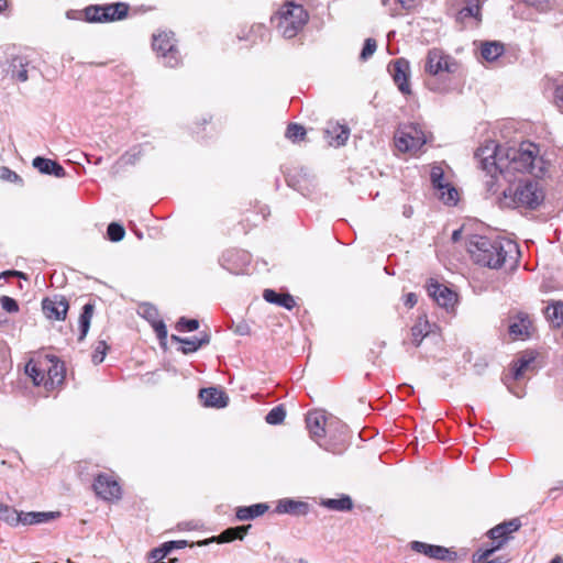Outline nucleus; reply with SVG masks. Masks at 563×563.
Returning <instances> with one entry per match:
<instances>
[{
  "instance_id": "36",
  "label": "nucleus",
  "mask_w": 563,
  "mask_h": 563,
  "mask_svg": "<svg viewBox=\"0 0 563 563\" xmlns=\"http://www.w3.org/2000/svg\"><path fill=\"white\" fill-rule=\"evenodd\" d=\"M286 137L292 142L300 141L306 135V130L302 125L297 123H290L286 130Z\"/></svg>"
},
{
  "instance_id": "4",
  "label": "nucleus",
  "mask_w": 563,
  "mask_h": 563,
  "mask_svg": "<svg viewBox=\"0 0 563 563\" xmlns=\"http://www.w3.org/2000/svg\"><path fill=\"white\" fill-rule=\"evenodd\" d=\"M308 20L307 10L301 4L289 1L279 8L272 21L283 37L292 38L302 31Z\"/></svg>"
},
{
  "instance_id": "32",
  "label": "nucleus",
  "mask_w": 563,
  "mask_h": 563,
  "mask_svg": "<svg viewBox=\"0 0 563 563\" xmlns=\"http://www.w3.org/2000/svg\"><path fill=\"white\" fill-rule=\"evenodd\" d=\"M504 52V44L497 41L484 42L481 47V55L487 62L496 60Z\"/></svg>"
},
{
  "instance_id": "15",
  "label": "nucleus",
  "mask_w": 563,
  "mask_h": 563,
  "mask_svg": "<svg viewBox=\"0 0 563 563\" xmlns=\"http://www.w3.org/2000/svg\"><path fill=\"white\" fill-rule=\"evenodd\" d=\"M427 290L440 307L446 309L453 307L457 300V295L453 290L434 279H430Z\"/></svg>"
},
{
  "instance_id": "1",
  "label": "nucleus",
  "mask_w": 563,
  "mask_h": 563,
  "mask_svg": "<svg viewBox=\"0 0 563 563\" xmlns=\"http://www.w3.org/2000/svg\"><path fill=\"white\" fill-rule=\"evenodd\" d=\"M475 158L485 173L484 184L490 195L499 192L501 179L511 184L520 181L526 174L541 178L548 170V163L540 155L539 146L532 142L505 147L495 141H487L476 150Z\"/></svg>"
},
{
  "instance_id": "13",
  "label": "nucleus",
  "mask_w": 563,
  "mask_h": 563,
  "mask_svg": "<svg viewBox=\"0 0 563 563\" xmlns=\"http://www.w3.org/2000/svg\"><path fill=\"white\" fill-rule=\"evenodd\" d=\"M410 548L412 551L417 553H421L430 559L439 560V561H455L456 560V552L451 551L448 548H444L442 545H434L424 543L421 541H412L410 543Z\"/></svg>"
},
{
  "instance_id": "10",
  "label": "nucleus",
  "mask_w": 563,
  "mask_h": 563,
  "mask_svg": "<svg viewBox=\"0 0 563 563\" xmlns=\"http://www.w3.org/2000/svg\"><path fill=\"white\" fill-rule=\"evenodd\" d=\"M456 62L443 51L433 48L428 52L426 58L424 70L426 73L437 76L443 71L454 73L456 70Z\"/></svg>"
},
{
  "instance_id": "22",
  "label": "nucleus",
  "mask_w": 563,
  "mask_h": 563,
  "mask_svg": "<svg viewBox=\"0 0 563 563\" xmlns=\"http://www.w3.org/2000/svg\"><path fill=\"white\" fill-rule=\"evenodd\" d=\"M251 528V526H239L234 528H228L224 531H222L218 537H213L210 540L200 541L197 544L203 545L208 544L211 541H217L219 543H225V542H232L234 540H242L245 534L247 533V530Z\"/></svg>"
},
{
  "instance_id": "3",
  "label": "nucleus",
  "mask_w": 563,
  "mask_h": 563,
  "mask_svg": "<svg viewBox=\"0 0 563 563\" xmlns=\"http://www.w3.org/2000/svg\"><path fill=\"white\" fill-rule=\"evenodd\" d=\"M500 203L508 208H528L536 209L544 199L542 189L538 181H519V185L512 190L511 186L501 191Z\"/></svg>"
},
{
  "instance_id": "5",
  "label": "nucleus",
  "mask_w": 563,
  "mask_h": 563,
  "mask_svg": "<svg viewBox=\"0 0 563 563\" xmlns=\"http://www.w3.org/2000/svg\"><path fill=\"white\" fill-rule=\"evenodd\" d=\"M129 9L124 2L90 5L85 9V15L90 22H112L124 19Z\"/></svg>"
},
{
  "instance_id": "40",
  "label": "nucleus",
  "mask_w": 563,
  "mask_h": 563,
  "mask_svg": "<svg viewBox=\"0 0 563 563\" xmlns=\"http://www.w3.org/2000/svg\"><path fill=\"white\" fill-rule=\"evenodd\" d=\"M53 162V159L37 156L33 159V167L42 174L51 175Z\"/></svg>"
},
{
  "instance_id": "6",
  "label": "nucleus",
  "mask_w": 563,
  "mask_h": 563,
  "mask_svg": "<svg viewBox=\"0 0 563 563\" xmlns=\"http://www.w3.org/2000/svg\"><path fill=\"white\" fill-rule=\"evenodd\" d=\"M153 49L168 67H176L180 63V55L176 47V40L172 32H159L153 35Z\"/></svg>"
},
{
  "instance_id": "24",
  "label": "nucleus",
  "mask_w": 563,
  "mask_h": 563,
  "mask_svg": "<svg viewBox=\"0 0 563 563\" xmlns=\"http://www.w3.org/2000/svg\"><path fill=\"white\" fill-rule=\"evenodd\" d=\"M172 340L178 343H181V352L184 354H189L196 352L202 345H206L210 341V336L207 333H203L201 336L194 338H180L177 335H172Z\"/></svg>"
},
{
  "instance_id": "56",
  "label": "nucleus",
  "mask_w": 563,
  "mask_h": 563,
  "mask_svg": "<svg viewBox=\"0 0 563 563\" xmlns=\"http://www.w3.org/2000/svg\"><path fill=\"white\" fill-rule=\"evenodd\" d=\"M413 213V209L411 206H404V210H402V214L406 217V218H410Z\"/></svg>"
},
{
  "instance_id": "27",
  "label": "nucleus",
  "mask_w": 563,
  "mask_h": 563,
  "mask_svg": "<svg viewBox=\"0 0 563 563\" xmlns=\"http://www.w3.org/2000/svg\"><path fill=\"white\" fill-rule=\"evenodd\" d=\"M25 374L32 379L35 386H44L45 383V367L43 360H30L25 364Z\"/></svg>"
},
{
  "instance_id": "31",
  "label": "nucleus",
  "mask_w": 563,
  "mask_h": 563,
  "mask_svg": "<svg viewBox=\"0 0 563 563\" xmlns=\"http://www.w3.org/2000/svg\"><path fill=\"white\" fill-rule=\"evenodd\" d=\"M268 510L267 504H255L247 507H239L236 509V518L239 520H251L264 515Z\"/></svg>"
},
{
  "instance_id": "29",
  "label": "nucleus",
  "mask_w": 563,
  "mask_h": 563,
  "mask_svg": "<svg viewBox=\"0 0 563 563\" xmlns=\"http://www.w3.org/2000/svg\"><path fill=\"white\" fill-rule=\"evenodd\" d=\"M320 505L333 511H351L353 509V500L349 495H341L340 498H325Z\"/></svg>"
},
{
  "instance_id": "21",
  "label": "nucleus",
  "mask_w": 563,
  "mask_h": 563,
  "mask_svg": "<svg viewBox=\"0 0 563 563\" xmlns=\"http://www.w3.org/2000/svg\"><path fill=\"white\" fill-rule=\"evenodd\" d=\"M325 134L328 137V143L331 146L339 147L346 143L350 136V129L346 125L339 123H330L325 129Z\"/></svg>"
},
{
  "instance_id": "46",
  "label": "nucleus",
  "mask_w": 563,
  "mask_h": 563,
  "mask_svg": "<svg viewBox=\"0 0 563 563\" xmlns=\"http://www.w3.org/2000/svg\"><path fill=\"white\" fill-rule=\"evenodd\" d=\"M238 252L234 251H228L225 252L222 257L220 258V264L223 268L228 269L231 273H238L236 267L230 265V261L233 256L238 255Z\"/></svg>"
},
{
  "instance_id": "55",
  "label": "nucleus",
  "mask_w": 563,
  "mask_h": 563,
  "mask_svg": "<svg viewBox=\"0 0 563 563\" xmlns=\"http://www.w3.org/2000/svg\"><path fill=\"white\" fill-rule=\"evenodd\" d=\"M555 99H556V103L558 106L563 109V86H559L556 89H555Z\"/></svg>"
},
{
  "instance_id": "50",
  "label": "nucleus",
  "mask_w": 563,
  "mask_h": 563,
  "mask_svg": "<svg viewBox=\"0 0 563 563\" xmlns=\"http://www.w3.org/2000/svg\"><path fill=\"white\" fill-rule=\"evenodd\" d=\"M152 325L159 340H165L167 338V329L162 320L154 321Z\"/></svg>"
},
{
  "instance_id": "30",
  "label": "nucleus",
  "mask_w": 563,
  "mask_h": 563,
  "mask_svg": "<svg viewBox=\"0 0 563 563\" xmlns=\"http://www.w3.org/2000/svg\"><path fill=\"white\" fill-rule=\"evenodd\" d=\"M263 297L267 302L276 303L288 310H291L295 307V300L289 294H278L273 289H265Z\"/></svg>"
},
{
  "instance_id": "39",
  "label": "nucleus",
  "mask_w": 563,
  "mask_h": 563,
  "mask_svg": "<svg viewBox=\"0 0 563 563\" xmlns=\"http://www.w3.org/2000/svg\"><path fill=\"white\" fill-rule=\"evenodd\" d=\"M488 537L494 540V544H497L498 542H503V545L508 541L509 537L506 533V530H504L503 525H497L496 527L492 528L488 531Z\"/></svg>"
},
{
  "instance_id": "26",
  "label": "nucleus",
  "mask_w": 563,
  "mask_h": 563,
  "mask_svg": "<svg viewBox=\"0 0 563 563\" xmlns=\"http://www.w3.org/2000/svg\"><path fill=\"white\" fill-rule=\"evenodd\" d=\"M431 333V324L426 316L419 317L411 328V343L419 346L422 340Z\"/></svg>"
},
{
  "instance_id": "38",
  "label": "nucleus",
  "mask_w": 563,
  "mask_h": 563,
  "mask_svg": "<svg viewBox=\"0 0 563 563\" xmlns=\"http://www.w3.org/2000/svg\"><path fill=\"white\" fill-rule=\"evenodd\" d=\"M107 234L110 241L119 242L124 238L125 230L121 224L112 222L108 225Z\"/></svg>"
},
{
  "instance_id": "18",
  "label": "nucleus",
  "mask_w": 563,
  "mask_h": 563,
  "mask_svg": "<svg viewBox=\"0 0 563 563\" xmlns=\"http://www.w3.org/2000/svg\"><path fill=\"white\" fill-rule=\"evenodd\" d=\"M60 517L59 511H20L19 525L32 526L46 523Z\"/></svg>"
},
{
  "instance_id": "12",
  "label": "nucleus",
  "mask_w": 563,
  "mask_h": 563,
  "mask_svg": "<svg viewBox=\"0 0 563 563\" xmlns=\"http://www.w3.org/2000/svg\"><path fill=\"white\" fill-rule=\"evenodd\" d=\"M45 383L44 387L49 390L63 384L65 379L64 364L53 355L44 357Z\"/></svg>"
},
{
  "instance_id": "49",
  "label": "nucleus",
  "mask_w": 563,
  "mask_h": 563,
  "mask_svg": "<svg viewBox=\"0 0 563 563\" xmlns=\"http://www.w3.org/2000/svg\"><path fill=\"white\" fill-rule=\"evenodd\" d=\"M530 362H531V360L520 358L516 363V368H515V373H514V378L515 379H520L522 377L523 372L529 366Z\"/></svg>"
},
{
  "instance_id": "47",
  "label": "nucleus",
  "mask_w": 563,
  "mask_h": 563,
  "mask_svg": "<svg viewBox=\"0 0 563 563\" xmlns=\"http://www.w3.org/2000/svg\"><path fill=\"white\" fill-rule=\"evenodd\" d=\"M0 303L2 309H4L8 312H16L19 310L18 302L11 297L2 296L0 298Z\"/></svg>"
},
{
  "instance_id": "33",
  "label": "nucleus",
  "mask_w": 563,
  "mask_h": 563,
  "mask_svg": "<svg viewBox=\"0 0 563 563\" xmlns=\"http://www.w3.org/2000/svg\"><path fill=\"white\" fill-rule=\"evenodd\" d=\"M93 309H95V306L90 302L86 303L82 308V312L80 313V317H79V327H80V335L78 338L79 341H82L89 331L90 321H91V318L93 314Z\"/></svg>"
},
{
  "instance_id": "53",
  "label": "nucleus",
  "mask_w": 563,
  "mask_h": 563,
  "mask_svg": "<svg viewBox=\"0 0 563 563\" xmlns=\"http://www.w3.org/2000/svg\"><path fill=\"white\" fill-rule=\"evenodd\" d=\"M417 301H418L417 296L413 292H409L405 296L404 302L408 308H412L417 303Z\"/></svg>"
},
{
  "instance_id": "11",
  "label": "nucleus",
  "mask_w": 563,
  "mask_h": 563,
  "mask_svg": "<svg viewBox=\"0 0 563 563\" xmlns=\"http://www.w3.org/2000/svg\"><path fill=\"white\" fill-rule=\"evenodd\" d=\"M432 186L440 192V198L444 203L455 205L459 200L457 190L444 180V170L442 166L434 165L430 172Z\"/></svg>"
},
{
  "instance_id": "57",
  "label": "nucleus",
  "mask_w": 563,
  "mask_h": 563,
  "mask_svg": "<svg viewBox=\"0 0 563 563\" xmlns=\"http://www.w3.org/2000/svg\"><path fill=\"white\" fill-rule=\"evenodd\" d=\"M1 276L3 277H7V276H23V274L21 272H16V271H8V272H3L1 274Z\"/></svg>"
},
{
  "instance_id": "44",
  "label": "nucleus",
  "mask_w": 563,
  "mask_h": 563,
  "mask_svg": "<svg viewBox=\"0 0 563 563\" xmlns=\"http://www.w3.org/2000/svg\"><path fill=\"white\" fill-rule=\"evenodd\" d=\"M198 327H199L198 320L186 319L184 317L179 319V321L177 322V325H176L178 331H188V332L197 330Z\"/></svg>"
},
{
  "instance_id": "35",
  "label": "nucleus",
  "mask_w": 563,
  "mask_h": 563,
  "mask_svg": "<svg viewBox=\"0 0 563 563\" xmlns=\"http://www.w3.org/2000/svg\"><path fill=\"white\" fill-rule=\"evenodd\" d=\"M20 511L13 507L0 503V520L10 527L19 526Z\"/></svg>"
},
{
  "instance_id": "52",
  "label": "nucleus",
  "mask_w": 563,
  "mask_h": 563,
  "mask_svg": "<svg viewBox=\"0 0 563 563\" xmlns=\"http://www.w3.org/2000/svg\"><path fill=\"white\" fill-rule=\"evenodd\" d=\"M51 175H54L57 178H63L66 176V172L60 164H58L57 162L54 161Z\"/></svg>"
},
{
  "instance_id": "19",
  "label": "nucleus",
  "mask_w": 563,
  "mask_h": 563,
  "mask_svg": "<svg viewBox=\"0 0 563 563\" xmlns=\"http://www.w3.org/2000/svg\"><path fill=\"white\" fill-rule=\"evenodd\" d=\"M275 511L277 514L305 516L309 511V505L301 500H295L291 498H283L280 500H278Z\"/></svg>"
},
{
  "instance_id": "34",
  "label": "nucleus",
  "mask_w": 563,
  "mask_h": 563,
  "mask_svg": "<svg viewBox=\"0 0 563 563\" xmlns=\"http://www.w3.org/2000/svg\"><path fill=\"white\" fill-rule=\"evenodd\" d=\"M545 318L556 327L563 324V302L556 301L549 305L544 310Z\"/></svg>"
},
{
  "instance_id": "17",
  "label": "nucleus",
  "mask_w": 563,
  "mask_h": 563,
  "mask_svg": "<svg viewBox=\"0 0 563 563\" xmlns=\"http://www.w3.org/2000/svg\"><path fill=\"white\" fill-rule=\"evenodd\" d=\"M532 322L526 313H518L509 324V334L515 340H526L531 336Z\"/></svg>"
},
{
  "instance_id": "58",
  "label": "nucleus",
  "mask_w": 563,
  "mask_h": 563,
  "mask_svg": "<svg viewBox=\"0 0 563 563\" xmlns=\"http://www.w3.org/2000/svg\"><path fill=\"white\" fill-rule=\"evenodd\" d=\"M460 236H461V231L460 230H455L453 233H452V240L454 242H457L460 240Z\"/></svg>"
},
{
  "instance_id": "8",
  "label": "nucleus",
  "mask_w": 563,
  "mask_h": 563,
  "mask_svg": "<svg viewBox=\"0 0 563 563\" xmlns=\"http://www.w3.org/2000/svg\"><path fill=\"white\" fill-rule=\"evenodd\" d=\"M427 142L423 131L417 125H408L398 131L395 143L401 152H416Z\"/></svg>"
},
{
  "instance_id": "7",
  "label": "nucleus",
  "mask_w": 563,
  "mask_h": 563,
  "mask_svg": "<svg viewBox=\"0 0 563 563\" xmlns=\"http://www.w3.org/2000/svg\"><path fill=\"white\" fill-rule=\"evenodd\" d=\"M92 488L96 495L106 501H118L122 497V488L113 474H98Z\"/></svg>"
},
{
  "instance_id": "41",
  "label": "nucleus",
  "mask_w": 563,
  "mask_h": 563,
  "mask_svg": "<svg viewBox=\"0 0 563 563\" xmlns=\"http://www.w3.org/2000/svg\"><path fill=\"white\" fill-rule=\"evenodd\" d=\"M479 13H481V7H479L478 1L475 3H468L467 5H465L464 8H462L459 11V15L461 19H466V18L477 19Z\"/></svg>"
},
{
  "instance_id": "43",
  "label": "nucleus",
  "mask_w": 563,
  "mask_h": 563,
  "mask_svg": "<svg viewBox=\"0 0 563 563\" xmlns=\"http://www.w3.org/2000/svg\"><path fill=\"white\" fill-rule=\"evenodd\" d=\"M108 345L104 341H99L95 347L92 354V362L95 364H100L103 362L107 354Z\"/></svg>"
},
{
  "instance_id": "25",
  "label": "nucleus",
  "mask_w": 563,
  "mask_h": 563,
  "mask_svg": "<svg viewBox=\"0 0 563 563\" xmlns=\"http://www.w3.org/2000/svg\"><path fill=\"white\" fill-rule=\"evenodd\" d=\"M188 545L186 540L168 541L163 543L161 547L155 548L148 552L147 559L153 561H162L173 550L184 549Z\"/></svg>"
},
{
  "instance_id": "63",
  "label": "nucleus",
  "mask_w": 563,
  "mask_h": 563,
  "mask_svg": "<svg viewBox=\"0 0 563 563\" xmlns=\"http://www.w3.org/2000/svg\"><path fill=\"white\" fill-rule=\"evenodd\" d=\"M390 3V0H382L383 5H388Z\"/></svg>"
},
{
  "instance_id": "59",
  "label": "nucleus",
  "mask_w": 563,
  "mask_h": 563,
  "mask_svg": "<svg viewBox=\"0 0 563 563\" xmlns=\"http://www.w3.org/2000/svg\"><path fill=\"white\" fill-rule=\"evenodd\" d=\"M427 85H428L430 90L441 91V89L439 87H437L435 85H433V82H431V81H429Z\"/></svg>"
},
{
  "instance_id": "42",
  "label": "nucleus",
  "mask_w": 563,
  "mask_h": 563,
  "mask_svg": "<svg viewBox=\"0 0 563 563\" xmlns=\"http://www.w3.org/2000/svg\"><path fill=\"white\" fill-rule=\"evenodd\" d=\"M377 48V43L374 38H366L363 49L361 52L360 58L362 60H367L369 57L373 56Z\"/></svg>"
},
{
  "instance_id": "62",
  "label": "nucleus",
  "mask_w": 563,
  "mask_h": 563,
  "mask_svg": "<svg viewBox=\"0 0 563 563\" xmlns=\"http://www.w3.org/2000/svg\"><path fill=\"white\" fill-rule=\"evenodd\" d=\"M7 7V0H0V12Z\"/></svg>"
},
{
  "instance_id": "45",
  "label": "nucleus",
  "mask_w": 563,
  "mask_h": 563,
  "mask_svg": "<svg viewBox=\"0 0 563 563\" xmlns=\"http://www.w3.org/2000/svg\"><path fill=\"white\" fill-rule=\"evenodd\" d=\"M141 314L147 319L151 323H154V321H158L157 320V317H158V312L156 310L155 307L151 306V305H143L141 306Z\"/></svg>"
},
{
  "instance_id": "51",
  "label": "nucleus",
  "mask_w": 563,
  "mask_h": 563,
  "mask_svg": "<svg viewBox=\"0 0 563 563\" xmlns=\"http://www.w3.org/2000/svg\"><path fill=\"white\" fill-rule=\"evenodd\" d=\"M501 525L508 536L511 534L512 532L517 531L521 527V522L518 518H514L509 521H505Z\"/></svg>"
},
{
  "instance_id": "9",
  "label": "nucleus",
  "mask_w": 563,
  "mask_h": 563,
  "mask_svg": "<svg viewBox=\"0 0 563 563\" xmlns=\"http://www.w3.org/2000/svg\"><path fill=\"white\" fill-rule=\"evenodd\" d=\"M334 423L340 424V421H336L333 417L328 418L322 410L310 411L306 417L307 429L309 430L310 437L316 442L323 439Z\"/></svg>"
},
{
  "instance_id": "14",
  "label": "nucleus",
  "mask_w": 563,
  "mask_h": 563,
  "mask_svg": "<svg viewBox=\"0 0 563 563\" xmlns=\"http://www.w3.org/2000/svg\"><path fill=\"white\" fill-rule=\"evenodd\" d=\"M389 71L393 76L394 82L404 95L411 93V87L409 82L410 65L405 58H398L389 65Z\"/></svg>"
},
{
  "instance_id": "48",
  "label": "nucleus",
  "mask_w": 563,
  "mask_h": 563,
  "mask_svg": "<svg viewBox=\"0 0 563 563\" xmlns=\"http://www.w3.org/2000/svg\"><path fill=\"white\" fill-rule=\"evenodd\" d=\"M0 179L15 183L20 180V176L15 172L11 170L9 167H1Z\"/></svg>"
},
{
  "instance_id": "37",
  "label": "nucleus",
  "mask_w": 563,
  "mask_h": 563,
  "mask_svg": "<svg viewBox=\"0 0 563 563\" xmlns=\"http://www.w3.org/2000/svg\"><path fill=\"white\" fill-rule=\"evenodd\" d=\"M286 417V411L283 408V406L274 407L267 415H266V422L268 424H279L284 421Z\"/></svg>"
},
{
  "instance_id": "54",
  "label": "nucleus",
  "mask_w": 563,
  "mask_h": 563,
  "mask_svg": "<svg viewBox=\"0 0 563 563\" xmlns=\"http://www.w3.org/2000/svg\"><path fill=\"white\" fill-rule=\"evenodd\" d=\"M402 9L410 11L416 7L417 0H398Z\"/></svg>"
},
{
  "instance_id": "20",
  "label": "nucleus",
  "mask_w": 563,
  "mask_h": 563,
  "mask_svg": "<svg viewBox=\"0 0 563 563\" xmlns=\"http://www.w3.org/2000/svg\"><path fill=\"white\" fill-rule=\"evenodd\" d=\"M199 396L207 407L223 408L228 405V396L216 387L202 388Z\"/></svg>"
},
{
  "instance_id": "2",
  "label": "nucleus",
  "mask_w": 563,
  "mask_h": 563,
  "mask_svg": "<svg viewBox=\"0 0 563 563\" xmlns=\"http://www.w3.org/2000/svg\"><path fill=\"white\" fill-rule=\"evenodd\" d=\"M467 250L476 264L493 269L504 265L516 266L520 255L518 244L505 238L473 235L467 242Z\"/></svg>"
},
{
  "instance_id": "16",
  "label": "nucleus",
  "mask_w": 563,
  "mask_h": 563,
  "mask_svg": "<svg viewBox=\"0 0 563 563\" xmlns=\"http://www.w3.org/2000/svg\"><path fill=\"white\" fill-rule=\"evenodd\" d=\"M43 311L49 319L64 320L68 311V301L64 296L55 295L42 302Z\"/></svg>"
},
{
  "instance_id": "64",
  "label": "nucleus",
  "mask_w": 563,
  "mask_h": 563,
  "mask_svg": "<svg viewBox=\"0 0 563 563\" xmlns=\"http://www.w3.org/2000/svg\"><path fill=\"white\" fill-rule=\"evenodd\" d=\"M177 561H178L177 559H172V560H169L168 563H176Z\"/></svg>"
},
{
  "instance_id": "60",
  "label": "nucleus",
  "mask_w": 563,
  "mask_h": 563,
  "mask_svg": "<svg viewBox=\"0 0 563 563\" xmlns=\"http://www.w3.org/2000/svg\"><path fill=\"white\" fill-rule=\"evenodd\" d=\"M134 155L125 154L123 155L122 159H125L128 163H134L135 159H132Z\"/></svg>"
},
{
  "instance_id": "61",
  "label": "nucleus",
  "mask_w": 563,
  "mask_h": 563,
  "mask_svg": "<svg viewBox=\"0 0 563 563\" xmlns=\"http://www.w3.org/2000/svg\"><path fill=\"white\" fill-rule=\"evenodd\" d=\"M550 563H563V560L561 556H555L554 559L551 560Z\"/></svg>"
},
{
  "instance_id": "28",
  "label": "nucleus",
  "mask_w": 563,
  "mask_h": 563,
  "mask_svg": "<svg viewBox=\"0 0 563 563\" xmlns=\"http://www.w3.org/2000/svg\"><path fill=\"white\" fill-rule=\"evenodd\" d=\"M501 547L503 542H498L497 544H493L489 548L478 549L473 554V563H507L508 560L503 556L489 560V556H492Z\"/></svg>"
},
{
  "instance_id": "23",
  "label": "nucleus",
  "mask_w": 563,
  "mask_h": 563,
  "mask_svg": "<svg viewBox=\"0 0 563 563\" xmlns=\"http://www.w3.org/2000/svg\"><path fill=\"white\" fill-rule=\"evenodd\" d=\"M35 70V67L22 57H15L11 62V77L16 81L25 82L29 79V73Z\"/></svg>"
}]
</instances>
